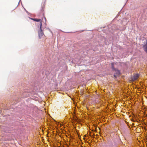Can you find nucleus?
<instances>
[{
  "label": "nucleus",
  "mask_w": 147,
  "mask_h": 147,
  "mask_svg": "<svg viewBox=\"0 0 147 147\" xmlns=\"http://www.w3.org/2000/svg\"><path fill=\"white\" fill-rule=\"evenodd\" d=\"M42 18L41 19H37V26L38 27H40V30L38 31V36L40 38H43L45 35L43 33L42 30Z\"/></svg>",
  "instance_id": "nucleus-1"
},
{
  "label": "nucleus",
  "mask_w": 147,
  "mask_h": 147,
  "mask_svg": "<svg viewBox=\"0 0 147 147\" xmlns=\"http://www.w3.org/2000/svg\"><path fill=\"white\" fill-rule=\"evenodd\" d=\"M113 71L115 72L114 76L115 78H117V76L120 74V71L116 69H115V70H113Z\"/></svg>",
  "instance_id": "nucleus-2"
},
{
  "label": "nucleus",
  "mask_w": 147,
  "mask_h": 147,
  "mask_svg": "<svg viewBox=\"0 0 147 147\" xmlns=\"http://www.w3.org/2000/svg\"><path fill=\"white\" fill-rule=\"evenodd\" d=\"M139 77V75L138 74H136L134 75L133 77L132 78V80L133 81H135Z\"/></svg>",
  "instance_id": "nucleus-3"
},
{
  "label": "nucleus",
  "mask_w": 147,
  "mask_h": 147,
  "mask_svg": "<svg viewBox=\"0 0 147 147\" xmlns=\"http://www.w3.org/2000/svg\"><path fill=\"white\" fill-rule=\"evenodd\" d=\"M143 47L144 48V51L146 53H147V39L146 40V43L143 45Z\"/></svg>",
  "instance_id": "nucleus-4"
},
{
  "label": "nucleus",
  "mask_w": 147,
  "mask_h": 147,
  "mask_svg": "<svg viewBox=\"0 0 147 147\" xmlns=\"http://www.w3.org/2000/svg\"><path fill=\"white\" fill-rule=\"evenodd\" d=\"M116 63H111V68L112 69L113 71L114 70H115L116 68H115L114 67V64H115Z\"/></svg>",
  "instance_id": "nucleus-5"
},
{
  "label": "nucleus",
  "mask_w": 147,
  "mask_h": 147,
  "mask_svg": "<svg viewBox=\"0 0 147 147\" xmlns=\"http://www.w3.org/2000/svg\"><path fill=\"white\" fill-rule=\"evenodd\" d=\"M30 18V19H31L32 20H34V21H36V22L37 21V19H36L32 18Z\"/></svg>",
  "instance_id": "nucleus-6"
}]
</instances>
